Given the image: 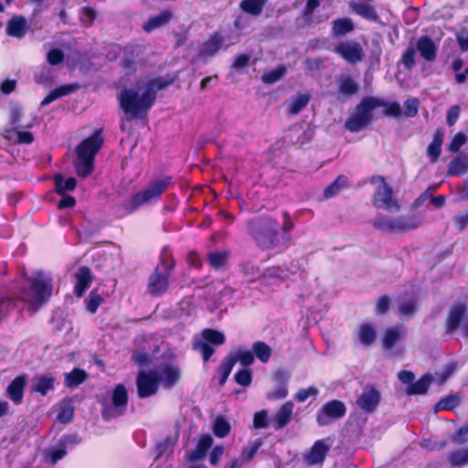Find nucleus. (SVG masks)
Instances as JSON below:
<instances>
[{
    "label": "nucleus",
    "instance_id": "17",
    "mask_svg": "<svg viewBox=\"0 0 468 468\" xmlns=\"http://www.w3.org/2000/svg\"><path fill=\"white\" fill-rule=\"evenodd\" d=\"M56 378L49 374L36 375L30 387L31 393H38L42 397L55 389Z\"/></svg>",
    "mask_w": 468,
    "mask_h": 468
},
{
    "label": "nucleus",
    "instance_id": "55",
    "mask_svg": "<svg viewBox=\"0 0 468 468\" xmlns=\"http://www.w3.org/2000/svg\"><path fill=\"white\" fill-rule=\"evenodd\" d=\"M416 48L413 46L408 47L401 55L400 61L407 70L412 69L416 65Z\"/></svg>",
    "mask_w": 468,
    "mask_h": 468
},
{
    "label": "nucleus",
    "instance_id": "9",
    "mask_svg": "<svg viewBox=\"0 0 468 468\" xmlns=\"http://www.w3.org/2000/svg\"><path fill=\"white\" fill-rule=\"evenodd\" d=\"M137 395L140 399H146L155 395L159 388L160 378L155 371L138 372L136 377Z\"/></svg>",
    "mask_w": 468,
    "mask_h": 468
},
{
    "label": "nucleus",
    "instance_id": "61",
    "mask_svg": "<svg viewBox=\"0 0 468 468\" xmlns=\"http://www.w3.org/2000/svg\"><path fill=\"white\" fill-rule=\"evenodd\" d=\"M253 427L255 429H266L269 427V418L266 410H261L254 414Z\"/></svg>",
    "mask_w": 468,
    "mask_h": 468
},
{
    "label": "nucleus",
    "instance_id": "7",
    "mask_svg": "<svg viewBox=\"0 0 468 468\" xmlns=\"http://www.w3.org/2000/svg\"><path fill=\"white\" fill-rule=\"evenodd\" d=\"M346 414V404L339 399L325 402L316 412L315 420L318 426H328L335 420L343 419Z\"/></svg>",
    "mask_w": 468,
    "mask_h": 468
},
{
    "label": "nucleus",
    "instance_id": "45",
    "mask_svg": "<svg viewBox=\"0 0 468 468\" xmlns=\"http://www.w3.org/2000/svg\"><path fill=\"white\" fill-rule=\"evenodd\" d=\"M400 330L397 326L388 328L382 336V346L385 349L389 350L394 347L396 343L400 339Z\"/></svg>",
    "mask_w": 468,
    "mask_h": 468
},
{
    "label": "nucleus",
    "instance_id": "47",
    "mask_svg": "<svg viewBox=\"0 0 468 468\" xmlns=\"http://www.w3.org/2000/svg\"><path fill=\"white\" fill-rule=\"evenodd\" d=\"M201 335L204 342L209 345L221 346L226 342L225 335L216 329L206 328L202 331Z\"/></svg>",
    "mask_w": 468,
    "mask_h": 468
},
{
    "label": "nucleus",
    "instance_id": "22",
    "mask_svg": "<svg viewBox=\"0 0 468 468\" xmlns=\"http://www.w3.org/2000/svg\"><path fill=\"white\" fill-rule=\"evenodd\" d=\"M212 444L213 439L210 434L201 435L196 448L188 454L187 460L192 463L203 460Z\"/></svg>",
    "mask_w": 468,
    "mask_h": 468
},
{
    "label": "nucleus",
    "instance_id": "3",
    "mask_svg": "<svg viewBox=\"0 0 468 468\" xmlns=\"http://www.w3.org/2000/svg\"><path fill=\"white\" fill-rule=\"evenodd\" d=\"M173 185V178L170 176H163L149 182L147 186L140 192L133 194L131 198L121 205L122 216L133 214L144 204L155 202Z\"/></svg>",
    "mask_w": 468,
    "mask_h": 468
},
{
    "label": "nucleus",
    "instance_id": "56",
    "mask_svg": "<svg viewBox=\"0 0 468 468\" xmlns=\"http://www.w3.org/2000/svg\"><path fill=\"white\" fill-rule=\"evenodd\" d=\"M193 348L201 354V356L205 363L207 362L210 359V357L215 354V348L211 346V345L204 341H198L194 343Z\"/></svg>",
    "mask_w": 468,
    "mask_h": 468
},
{
    "label": "nucleus",
    "instance_id": "4",
    "mask_svg": "<svg viewBox=\"0 0 468 468\" xmlns=\"http://www.w3.org/2000/svg\"><path fill=\"white\" fill-rule=\"evenodd\" d=\"M120 108L128 122L144 118L154 104L153 98L144 90L143 94L134 89L123 88L118 95Z\"/></svg>",
    "mask_w": 468,
    "mask_h": 468
},
{
    "label": "nucleus",
    "instance_id": "62",
    "mask_svg": "<svg viewBox=\"0 0 468 468\" xmlns=\"http://www.w3.org/2000/svg\"><path fill=\"white\" fill-rule=\"evenodd\" d=\"M466 135L463 133H457L448 144V150L452 153H457L460 148L466 143Z\"/></svg>",
    "mask_w": 468,
    "mask_h": 468
},
{
    "label": "nucleus",
    "instance_id": "49",
    "mask_svg": "<svg viewBox=\"0 0 468 468\" xmlns=\"http://www.w3.org/2000/svg\"><path fill=\"white\" fill-rule=\"evenodd\" d=\"M234 366H235V360H232L231 357L229 356V355L228 354L222 359V361L218 367V372L220 375L219 381H218L219 386L223 387L226 384Z\"/></svg>",
    "mask_w": 468,
    "mask_h": 468
},
{
    "label": "nucleus",
    "instance_id": "2",
    "mask_svg": "<svg viewBox=\"0 0 468 468\" xmlns=\"http://www.w3.org/2000/svg\"><path fill=\"white\" fill-rule=\"evenodd\" d=\"M279 228L280 224L276 218L264 216L250 224V233L257 247L262 250H287L288 246L283 240Z\"/></svg>",
    "mask_w": 468,
    "mask_h": 468
},
{
    "label": "nucleus",
    "instance_id": "12",
    "mask_svg": "<svg viewBox=\"0 0 468 468\" xmlns=\"http://www.w3.org/2000/svg\"><path fill=\"white\" fill-rule=\"evenodd\" d=\"M334 52L351 64L362 61L365 57L362 46L355 40L340 42L335 47Z\"/></svg>",
    "mask_w": 468,
    "mask_h": 468
},
{
    "label": "nucleus",
    "instance_id": "11",
    "mask_svg": "<svg viewBox=\"0 0 468 468\" xmlns=\"http://www.w3.org/2000/svg\"><path fill=\"white\" fill-rule=\"evenodd\" d=\"M101 130L95 131L90 136L82 140L76 147L78 157L95 159L96 154L103 144V138L101 135Z\"/></svg>",
    "mask_w": 468,
    "mask_h": 468
},
{
    "label": "nucleus",
    "instance_id": "32",
    "mask_svg": "<svg viewBox=\"0 0 468 468\" xmlns=\"http://www.w3.org/2000/svg\"><path fill=\"white\" fill-rule=\"evenodd\" d=\"M399 231H406L418 229L421 226L423 219L420 215L412 214L407 216H399L397 218Z\"/></svg>",
    "mask_w": 468,
    "mask_h": 468
},
{
    "label": "nucleus",
    "instance_id": "46",
    "mask_svg": "<svg viewBox=\"0 0 468 468\" xmlns=\"http://www.w3.org/2000/svg\"><path fill=\"white\" fill-rule=\"evenodd\" d=\"M358 337L364 346H369L375 342L377 334L371 324H362L358 329Z\"/></svg>",
    "mask_w": 468,
    "mask_h": 468
},
{
    "label": "nucleus",
    "instance_id": "1",
    "mask_svg": "<svg viewBox=\"0 0 468 468\" xmlns=\"http://www.w3.org/2000/svg\"><path fill=\"white\" fill-rule=\"evenodd\" d=\"M383 108L385 116L399 118L402 114L400 104L397 101H386L378 97L365 96L346 118L344 127L350 133L366 130L375 120L374 111Z\"/></svg>",
    "mask_w": 468,
    "mask_h": 468
},
{
    "label": "nucleus",
    "instance_id": "15",
    "mask_svg": "<svg viewBox=\"0 0 468 468\" xmlns=\"http://www.w3.org/2000/svg\"><path fill=\"white\" fill-rule=\"evenodd\" d=\"M26 385L27 375L23 374L16 377L7 386L6 395L15 405H20L23 402Z\"/></svg>",
    "mask_w": 468,
    "mask_h": 468
},
{
    "label": "nucleus",
    "instance_id": "43",
    "mask_svg": "<svg viewBox=\"0 0 468 468\" xmlns=\"http://www.w3.org/2000/svg\"><path fill=\"white\" fill-rule=\"evenodd\" d=\"M309 101V94L297 93L291 99L289 113L292 115L298 114L307 106Z\"/></svg>",
    "mask_w": 468,
    "mask_h": 468
},
{
    "label": "nucleus",
    "instance_id": "38",
    "mask_svg": "<svg viewBox=\"0 0 468 468\" xmlns=\"http://www.w3.org/2000/svg\"><path fill=\"white\" fill-rule=\"evenodd\" d=\"M88 378V374L81 368H74L66 374L65 385L68 388H74L82 384Z\"/></svg>",
    "mask_w": 468,
    "mask_h": 468
},
{
    "label": "nucleus",
    "instance_id": "28",
    "mask_svg": "<svg viewBox=\"0 0 468 468\" xmlns=\"http://www.w3.org/2000/svg\"><path fill=\"white\" fill-rule=\"evenodd\" d=\"M27 31V19L23 16L12 17L6 26V34L10 37L21 38Z\"/></svg>",
    "mask_w": 468,
    "mask_h": 468
},
{
    "label": "nucleus",
    "instance_id": "29",
    "mask_svg": "<svg viewBox=\"0 0 468 468\" xmlns=\"http://www.w3.org/2000/svg\"><path fill=\"white\" fill-rule=\"evenodd\" d=\"M174 82V79H165L162 77L154 78L150 80L145 85V92H148V95L153 98V102L155 103L156 101V92L159 90H163L169 87Z\"/></svg>",
    "mask_w": 468,
    "mask_h": 468
},
{
    "label": "nucleus",
    "instance_id": "6",
    "mask_svg": "<svg viewBox=\"0 0 468 468\" xmlns=\"http://www.w3.org/2000/svg\"><path fill=\"white\" fill-rule=\"evenodd\" d=\"M129 395L126 387L117 384L112 391V404H103L101 410V418L110 421L124 414L128 406Z\"/></svg>",
    "mask_w": 468,
    "mask_h": 468
},
{
    "label": "nucleus",
    "instance_id": "52",
    "mask_svg": "<svg viewBox=\"0 0 468 468\" xmlns=\"http://www.w3.org/2000/svg\"><path fill=\"white\" fill-rule=\"evenodd\" d=\"M104 302V298L99 293L97 289L92 290L89 296L85 299L86 310L90 314H95L101 304Z\"/></svg>",
    "mask_w": 468,
    "mask_h": 468
},
{
    "label": "nucleus",
    "instance_id": "57",
    "mask_svg": "<svg viewBox=\"0 0 468 468\" xmlns=\"http://www.w3.org/2000/svg\"><path fill=\"white\" fill-rule=\"evenodd\" d=\"M460 404L458 395H449L442 398L436 405V409L453 410Z\"/></svg>",
    "mask_w": 468,
    "mask_h": 468
},
{
    "label": "nucleus",
    "instance_id": "33",
    "mask_svg": "<svg viewBox=\"0 0 468 468\" xmlns=\"http://www.w3.org/2000/svg\"><path fill=\"white\" fill-rule=\"evenodd\" d=\"M55 191L58 195H64L67 191L76 188L77 180L74 177L64 178L63 175L57 174L54 176Z\"/></svg>",
    "mask_w": 468,
    "mask_h": 468
},
{
    "label": "nucleus",
    "instance_id": "18",
    "mask_svg": "<svg viewBox=\"0 0 468 468\" xmlns=\"http://www.w3.org/2000/svg\"><path fill=\"white\" fill-rule=\"evenodd\" d=\"M173 17L174 13L171 9H164L159 14L149 17L143 25V29L144 32L150 33L169 24Z\"/></svg>",
    "mask_w": 468,
    "mask_h": 468
},
{
    "label": "nucleus",
    "instance_id": "36",
    "mask_svg": "<svg viewBox=\"0 0 468 468\" xmlns=\"http://www.w3.org/2000/svg\"><path fill=\"white\" fill-rule=\"evenodd\" d=\"M74 167L78 176L85 178L94 170V159L78 157L74 163Z\"/></svg>",
    "mask_w": 468,
    "mask_h": 468
},
{
    "label": "nucleus",
    "instance_id": "42",
    "mask_svg": "<svg viewBox=\"0 0 468 468\" xmlns=\"http://www.w3.org/2000/svg\"><path fill=\"white\" fill-rule=\"evenodd\" d=\"M372 226L382 231L399 230L397 218H390L387 216H379L374 218Z\"/></svg>",
    "mask_w": 468,
    "mask_h": 468
},
{
    "label": "nucleus",
    "instance_id": "5",
    "mask_svg": "<svg viewBox=\"0 0 468 468\" xmlns=\"http://www.w3.org/2000/svg\"><path fill=\"white\" fill-rule=\"evenodd\" d=\"M53 286L49 280L38 277H31L26 280V284L20 288L19 300L28 303V312L35 314L39 307L48 302Z\"/></svg>",
    "mask_w": 468,
    "mask_h": 468
},
{
    "label": "nucleus",
    "instance_id": "59",
    "mask_svg": "<svg viewBox=\"0 0 468 468\" xmlns=\"http://www.w3.org/2000/svg\"><path fill=\"white\" fill-rule=\"evenodd\" d=\"M235 381L242 386V387H249L252 382V373L251 370L249 368H242L239 369L235 374Z\"/></svg>",
    "mask_w": 468,
    "mask_h": 468
},
{
    "label": "nucleus",
    "instance_id": "27",
    "mask_svg": "<svg viewBox=\"0 0 468 468\" xmlns=\"http://www.w3.org/2000/svg\"><path fill=\"white\" fill-rule=\"evenodd\" d=\"M444 132L442 129L438 128L432 136V141L428 145L427 154L430 157L431 163H435L438 161L441 153V145L443 143Z\"/></svg>",
    "mask_w": 468,
    "mask_h": 468
},
{
    "label": "nucleus",
    "instance_id": "40",
    "mask_svg": "<svg viewBox=\"0 0 468 468\" xmlns=\"http://www.w3.org/2000/svg\"><path fill=\"white\" fill-rule=\"evenodd\" d=\"M355 25L351 18L342 17L333 21V33L335 36H344L354 31Z\"/></svg>",
    "mask_w": 468,
    "mask_h": 468
},
{
    "label": "nucleus",
    "instance_id": "63",
    "mask_svg": "<svg viewBox=\"0 0 468 468\" xmlns=\"http://www.w3.org/2000/svg\"><path fill=\"white\" fill-rule=\"evenodd\" d=\"M390 302L391 300L388 295L380 296L376 303L375 313L377 314H387L390 308Z\"/></svg>",
    "mask_w": 468,
    "mask_h": 468
},
{
    "label": "nucleus",
    "instance_id": "21",
    "mask_svg": "<svg viewBox=\"0 0 468 468\" xmlns=\"http://www.w3.org/2000/svg\"><path fill=\"white\" fill-rule=\"evenodd\" d=\"M180 375L181 372L178 366L165 364L159 375L160 382L163 383L165 388H171L179 381Z\"/></svg>",
    "mask_w": 468,
    "mask_h": 468
},
{
    "label": "nucleus",
    "instance_id": "13",
    "mask_svg": "<svg viewBox=\"0 0 468 468\" xmlns=\"http://www.w3.org/2000/svg\"><path fill=\"white\" fill-rule=\"evenodd\" d=\"M466 315V306L464 303H454L445 319V335H451L455 333L460 325L462 324L464 317Z\"/></svg>",
    "mask_w": 468,
    "mask_h": 468
},
{
    "label": "nucleus",
    "instance_id": "8",
    "mask_svg": "<svg viewBox=\"0 0 468 468\" xmlns=\"http://www.w3.org/2000/svg\"><path fill=\"white\" fill-rule=\"evenodd\" d=\"M381 185L378 186L374 193L372 203L377 208H382L388 212H399L400 205L393 197V189L387 184L383 176L379 177Z\"/></svg>",
    "mask_w": 468,
    "mask_h": 468
},
{
    "label": "nucleus",
    "instance_id": "35",
    "mask_svg": "<svg viewBox=\"0 0 468 468\" xmlns=\"http://www.w3.org/2000/svg\"><path fill=\"white\" fill-rule=\"evenodd\" d=\"M353 12L369 21H376L378 16L374 6L367 4L352 3Z\"/></svg>",
    "mask_w": 468,
    "mask_h": 468
},
{
    "label": "nucleus",
    "instance_id": "19",
    "mask_svg": "<svg viewBox=\"0 0 468 468\" xmlns=\"http://www.w3.org/2000/svg\"><path fill=\"white\" fill-rule=\"evenodd\" d=\"M75 278L74 294L77 297H81L90 286L93 279L90 269L87 266L80 267L75 274Z\"/></svg>",
    "mask_w": 468,
    "mask_h": 468
},
{
    "label": "nucleus",
    "instance_id": "51",
    "mask_svg": "<svg viewBox=\"0 0 468 468\" xmlns=\"http://www.w3.org/2000/svg\"><path fill=\"white\" fill-rule=\"evenodd\" d=\"M229 355L232 360H235V364L239 362L243 367L250 366L255 359L253 352L244 348H239L235 353L231 352Z\"/></svg>",
    "mask_w": 468,
    "mask_h": 468
},
{
    "label": "nucleus",
    "instance_id": "64",
    "mask_svg": "<svg viewBox=\"0 0 468 468\" xmlns=\"http://www.w3.org/2000/svg\"><path fill=\"white\" fill-rule=\"evenodd\" d=\"M65 55L59 48H52L48 52L47 60L52 65L56 66L63 62Z\"/></svg>",
    "mask_w": 468,
    "mask_h": 468
},
{
    "label": "nucleus",
    "instance_id": "23",
    "mask_svg": "<svg viewBox=\"0 0 468 468\" xmlns=\"http://www.w3.org/2000/svg\"><path fill=\"white\" fill-rule=\"evenodd\" d=\"M329 451V447L323 441H316L305 456L306 462L311 464L322 463Z\"/></svg>",
    "mask_w": 468,
    "mask_h": 468
},
{
    "label": "nucleus",
    "instance_id": "26",
    "mask_svg": "<svg viewBox=\"0 0 468 468\" xmlns=\"http://www.w3.org/2000/svg\"><path fill=\"white\" fill-rule=\"evenodd\" d=\"M292 410L293 404L291 401H286L280 407L273 419L274 429L276 431L282 430L290 422L292 416Z\"/></svg>",
    "mask_w": 468,
    "mask_h": 468
},
{
    "label": "nucleus",
    "instance_id": "34",
    "mask_svg": "<svg viewBox=\"0 0 468 468\" xmlns=\"http://www.w3.org/2000/svg\"><path fill=\"white\" fill-rule=\"evenodd\" d=\"M348 186V179L344 175H339L334 182L328 185L324 191L325 198H331L340 193L342 189L346 188Z\"/></svg>",
    "mask_w": 468,
    "mask_h": 468
},
{
    "label": "nucleus",
    "instance_id": "53",
    "mask_svg": "<svg viewBox=\"0 0 468 468\" xmlns=\"http://www.w3.org/2000/svg\"><path fill=\"white\" fill-rule=\"evenodd\" d=\"M230 432V424L223 416L216 418L213 425V433L218 438H225Z\"/></svg>",
    "mask_w": 468,
    "mask_h": 468
},
{
    "label": "nucleus",
    "instance_id": "24",
    "mask_svg": "<svg viewBox=\"0 0 468 468\" xmlns=\"http://www.w3.org/2000/svg\"><path fill=\"white\" fill-rule=\"evenodd\" d=\"M468 172V154H457L448 165V176H461Z\"/></svg>",
    "mask_w": 468,
    "mask_h": 468
},
{
    "label": "nucleus",
    "instance_id": "54",
    "mask_svg": "<svg viewBox=\"0 0 468 468\" xmlns=\"http://www.w3.org/2000/svg\"><path fill=\"white\" fill-rule=\"evenodd\" d=\"M70 441L69 436H64L62 440L59 441V448L58 449H52L48 452V456L50 459L51 463L55 464L59 460L63 459L64 456L67 454L66 451V443Z\"/></svg>",
    "mask_w": 468,
    "mask_h": 468
},
{
    "label": "nucleus",
    "instance_id": "48",
    "mask_svg": "<svg viewBox=\"0 0 468 468\" xmlns=\"http://www.w3.org/2000/svg\"><path fill=\"white\" fill-rule=\"evenodd\" d=\"M252 351L254 357L256 356L262 363H267L271 356V346L262 341L253 343Z\"/></svg>",
    "mask_w": 468,
    "mask_h": 468
},
{
    "label": "nucleus",
    "instance_id": "30",
    "mask_svg": "<svg viewBox=\"0 0 468 468\" xmlns=\"http://www.w3.org/2000/svg\"><path fill=\"white\" fill-rule=\"evenodd\" d=\"M175 266L176 262L172 251L168 249V247H164L160 252L158 263L155 268H160L161 271L171 276Z\"/></svg>",
    "mask_w": 468,
    "mask_h": 468
},
{
    "label": "nucleus",
    "instance_id": "60",
    "mask_svg": "<svg viewBox=\"0 0 468 468\" xmlns=\"http://www.w3.org/2000/svg\"><path fill=\"white\" fill-rule=\"evenodd\" d=\"M262 441L261 439H257L253 441L251 447H246L241 452V458L246 462H250L255 454L257 453L258 450L261 447Z\"/></svg>",
    "mask_w": 468,
    "mask_h": 468
},
{
    "label": "nucleus",
    "instance_id": "37",
    "mask_svg": "<svg viewBox=\"0 0 468 468\" xmlns=\"http://www.w3.org/2000/svg\"><path fill=\"white\" fill-rule=\"evenodd\" d=\"M447 460L452 467H463L468 464V448L451 451Z\"/></svg>",
    "mask_w": 468,
    "mask_h": 468
},
{
    "label": "nucleus",
    "instance_id": "16",
    "mask_svg": "<svg viewBox=\"0 0 468 468\" xmlns=\"http://www.w3.org/2000/svg\"><path fill=\"white\" fill-rule=\"evenodd\" d=\"M420 57L428 62L435 61L438 48L434 40L429 36H421L418 38L415 48Z\"/></svg>",
    "mask_w": 468,
    "mask_h": 468
},
{
    "label": "nucleus",
    "instance_id": "31",
    "mask_svg": "<svg viewBox=\"0 0 468 468\" xmlns=\"http://www.w3.org/2000/svg\"><path fill=\"white\" fill-rule=\"evenodd\" d=\"M433 381V377L427 373L420 377L416 382L407 388L408 395H423L427 393L431 384Z\"/></svg>",
    "mask_w": 468,
    "mask_h": 468
},
{
    "label": "nucleus",
    "instance_id": "39",
    "mask_svg": "<svg viewBox=\"0 0 468 468\" xmlns=\"http://www.w3.org/2000/svg\"><path fill=\"white\" fill-rule=\"evenodd\" d=\"M230 252L229 250L224 251H211L207 255V261L211 268L214 270L222 269L229 259Z\"/></svg>",
    "mask_w": 468,
    "mask_h": 468
},
{
    "label": "nucleus",
    "instance_id": "44",
    "mask_svg": "<svg viewBox=\"0 0 468 468\" xmlns=\"http://www.w3.org/2000/svg\"><path fill=\"white\" fill-rule=\"evenodd\" d=\"M338 90L343 95L352 96L358 92L359 85L352 77L345 76L339 80Z\"/></svg>",
    "mask_w": 468,
    "mask_h": 468
},
{
    "label": "nucleus",
    "instance_id": "25",
    "mask_svg": "<svg viewBox=\"0 0 468 468\" xmlns=\"http://www.w3.org/2000/svg\"><path fill=\"white\" fill-rule=\"evenodd\" d=\"M141 53V49L139 47L134 45H127L123 48V59H122V68L128 70L130 73L135 72L137 59Z\"/></svg>",
    "mask_w": 468,
    "mask_h": 468
},
{
    "label": "nucleus",
    "instance_id": "41",
    "mask_svg": "<svg viewBox=\"0 0 468 468\" xmlns=\"http://www.w3.org/2000/svg\"><path fill=\"white\" fill-rule=\"evenodd\" d=\"M266 2L267 0H242L239 7L245 13L258 16L262 13Z\"/></svg>",
    "mask_w": 468,
    "mask_h": 468
},
{
    "label": "nucleus",
    "instance_id": "10",
    "mask_svg": "<svg viewBox=\"0 0 468 468\" xmlns=\"http://www.w3.org/2000/svg\"><path fill=\"white\" fill-rule=\"evenodd\" d=\"M170 278L171 276L165 274L160 268H154L148 277L146 292L154 298L162 297L170 288Z\"/></svg>",
    "mask_w": 468,
    "mask_h": 468
},
{
    "label": "nucleus",
    "instance_id": "20",
    "mask_svg": "<svg viewBox=\"0 0 468 468\" xmlns=\"http://www.w3.org/2000/svg\"><path fill=\"white\" fill-rule=\"evenodd\" d=\"M224 40L219 32H214L207 40L202 43L199 48V56L204 58L214 57L221 48Z\"/></svg>",
    "mask_w": 468,
    "mask_h": 468
},
{
    "label": "nucleus",
    "instance_id": "14",
    "mask_svg": "<svg viewBox=\"0 0 468 468\" xmlns=\"http://www.w3.org/2000/svg\"><path fill=\"white\" fill-rule=\"evenodd\" d=\"M380 401V393L375 387L366 388L357 398L356 405L366 412H373Z\"/></svg>",
    "mask_w": 468,
    "mask_h": 468
},
{
    "label": "nucleus",
    "instance_id": "58",
    "mask_svg": "<svg viewBox=\"0 0 468 468\" xmlns=\"http://www.w3.org/2000/svg\"><path fill=\"white\" fill-rule=\"evenodd\" d=\"M286 69L281 66L262 75L261 80L264 83L272 84L277 82L285 73Z\"/></svg>",
    "mask_w": 468,
    "mask_h": 468
},
{
    "label": "nucleus",
    "instance_id": "50",
    "mask_svg": "<svg viewBox=\"0 0 468 468\" xmlns=\"http://www.w3.org/2000/svg\"><path fill=\"white\" fill-rule=\"evenodd\" d=\"M282 218L283 222L282 226V237L283 240L285 241L288 248L291 246L292 243V236L291 231L294 229V222L291 218L290 213L287 210L282 211Z\"/></svg>",
    "mask_w": 468,
    "mask_h": 468
}]
</instances>
